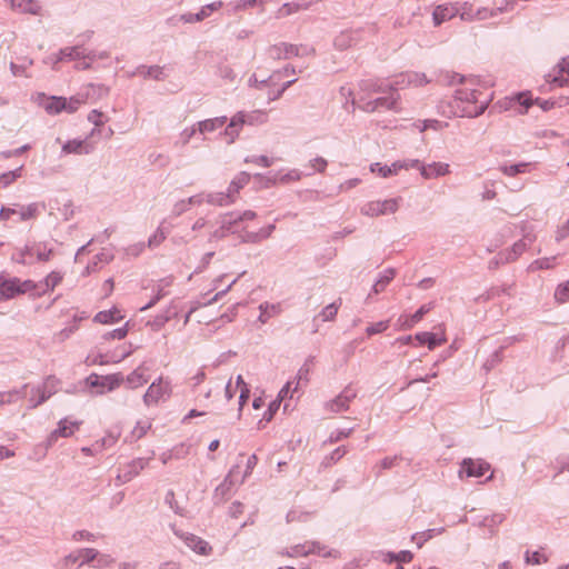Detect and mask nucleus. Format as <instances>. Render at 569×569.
Masks as SVG:
<instances>
[{
	"instance_id": "f257e3e1",
	"label": "nucleus",
	"mask_w": 569,
	"mask_h": 569,
	"mask_svg": "<svg viewBox=\"0 0 569 569\" xmlns=\"http://www.w3.org/2000/svg\"><path fill=\"white\" fill-rule=\"evenodd\" d=\"M358 107L365 112L400 111V94L390 86L370 83L362 89L357 99Z\"/></svg>"
},
{
	"instance_id": "f03ea898",
	"label": "nucleus",
	"mask_w": 569,
	"mask_h": 569,
	"mask_svg": "<svg viewBox=\"0 0 569 569\" xmlns=\"http://www.w3.org/2000/svg\"><path fill=\"white\" fill-rule=\"evenodd\" d=\"M482 87L475 81H465L456 90L455 102L457 104L456 114L461 117H477L488 107L489 99L481 90Z\"/></svg>"
},
{
	"instance_id": "7ed1b4c3",
	"label": "nucleus",
	"mask_w": 569,
	"mask_h": 569,
	"mask_svg": "<svg viewBox=\"0 0 569 569\" xmlns=\"http://www.w3.org/2000/svg\"><path fill=\"white\" fill-rule=\"evenodd\" d=\"M250 176L247 172L237 174L228 187L227 193H217L209 196V202L219 206H228L233 203L239 194V191L249 183Z\"/></svg>"
},
{
	"instance_id": "20e7f679",
	"label": "nucleus",
	"mask_w": 569,
	"mask_h": 569,
	"mask_svg": "<svg viewBox=\"0 0 569 569\" xmlns=\"http://www.w3.org/2000/svg\"><path fill=\"white\" fill-rule=\"evenodd\" d=\"M36 284L31 280H20L18 278L0 280V300L12 299L19 295L32 291Z\"/></svg>"
},
{
	"instance_id": "39448f33",
	"label": "nucleus",
	"mask_w": 569,
	"mask_h": 569,
	"mask_svg": "<svg viewBox=\"0 0 569 569\" xmlns=\"http://www.w3.org/2000/svg\"><path fill=\"white\" fill-rule=\"evenodd\" d=\"M419 164V160L411 161H396L391 166L381 164L380 162L372 163L370 166V171L375 174L380 176L381 178H388L390 176H396L400 170H408L409 168L417 167Z\"/></svg>"
},
{
	"instance_id": "423d86ee",
	"label": "nucleus",
	"mask_w": 569,
	"mask_h": 569,
	"mask_svg": "<svg viewBox=\"0 0 569 569\" xmlns=\"http://www.w3.org/2000/svg\"><path fill=\"white\" fill-rule=\"evenodd\" d=\"M546 81L552 87H569V56L563 58L553 71L546 76Z\"/></svg>"
},
{
	"instance_id": "0eeeda50",
	"label": "nucleus",
	"mask_w": 569,
	"mask_h": 569,
	"mask_svg": "<svg viewBox=\"0 0 569 569\" xmlns=\"http://www.w3.org/2000/svg\"><path fill=\"white\" fill-rule=\"evenodd\" d=\"M170 382L163 378H159L152 382L144 395V401L147 405L158 403L164 397L170 395Z\"/></svg>"
},
{
	"instance_id": "6e6552de",
	"label": "nucleus",
	"mask_w": 569,
	"mask_h": 569,
	"mask_svg": "<svg viewBox=\"0 0 569 569\" xmlns=\"http://www.w3.org/2000/svg\"><path fill=\"white\" fill-rule=\"evenodd\" d=\"M489 469L490 465L488 462L480 459L475 460L471 458H467L461 463L459 477L463 478V476H466L479 478L482 477L487 471H489Z\"/></svg>"
},
{
	"instance_id": "1a4fd4ad",
	"label": "nucleus",
	"mask_w": 569,
	"mask_h": 569,
	"mask_svg": "<svg viewBox=\"0 0 569 569\" xmlns=\"http://www.w3.org/2000/svg\"><path fill=\"white\" fill-rule=\"evenodd\" d=\"M533 104L535 99L530 91L520 92L506 99V108L515 109L519 114H526Z\"/></svg>"
},
{
	"instance_id": "9d476101",
	"label": "nucleus",
	"mask_w": 569,
	"mask_h": 569,
	"mask_svg": "<svg viewBox=\"0 0 569 569\" xmlns=\"http://www.w3.org/2000/svg\"><path fill=\"white\" fill-rule=\"evenodd\" d=\"M81 425V421H72L69 419L60 420L58 428L50 433L49 442H56L59 437L68 438L73 436L80 429Z\"/></svg>"
},
{
	"instance_id": "9b49d317",
	"label": "nucleus",
	"mask_w": 569,
	"mask_h": 569,
	"mask_svg": "<svg viewBox=\"0 0 569 569\" xmlns=\"http://www.w3.org/2000/svg\"><path fill=\"white\" fill-rule=\"evenodd\" d=\"M233 391H239V410L241 411L244 403L249 399L250 390H249L247 383L244 382L242 376H240V375L236 378L234 383L232 381H230L227 385V388H226L227 397L231 398Z\"/></svg>"
},
{
	"instance_id": "f8f14e48",
	"label": "nucleus",
	"mask_w": 569,
	"mask_h": 569,
	"mask_svg": "<svg viewBox=\"0 0 569 569\" xmlns=\"http://www.w3.org/2000/svg\"><path fill=\"white\" fill-rule=\"evenodd\" d=\"M398 209V201L396 199H388L383 201H372L367 204L366 213L369 216H380L393 213Z\"/></svg>"
},
{
	"instance_id": "ddd939ff",
	"label": "nucleus",
	"mask_w": 569,
	"mask_h": 569,
	"mask_svg": "<svg viewBox=\"0 0 569 569\" xmlns=\"http://www.w3.org/2000/svg\"><path fill=\"white\" fill-rule=\"evenodd\" d=\"M459 10L455 4L445 3L437 6L432 11V21L436 27L451 20L458 14Z\"/></svg>"
},
{
	"instance_id": "4468645a",
	"label": "nucleus",
	"mask_w": 569,
	"mask_h": 569,
	"mask_svg": "<svg viewBox=\"0 0 569 569\" xmlns=\"http://www.w3.org/2000/svg\"><path fill=\"white\" fill-rule=\"evenodd\" d=\"M356 397V393L350 390H343L333 400L326 403V408L331 412H341L349 408L350 401Z\"/></svg>"
},
{
	"instance_id": "2eb2a0df",
	"label": "nucleus",
	"mask_w": 569,
	"mask_h": 569,
	"mask_svg": "<svg viewBox=\"0 0 569 569\" xmlns=\"http://www.w3.org/2000/svg\"><path fill=\"white\" fill-rule=\"evenodd\" d=\"M415 340L420 345H427L428 348L432 350L436 347L445 345L447 342V337L443 330L440 333L419 332L415 336Z\"/></svg>"
},
{
	"instance_id": "dca6fc26",
	"label": "nucleus",
	"mask_w": 569,
	"mask_h": 569,
	"mask_svg": "<svg viewBox=\"0 0 569 569\" xmlns=\"http://www.w3.org/2000/svg\"><path fill=\"white\" fill-rule=\"evenodd\" d=\"M429 306H422L420 307L413 315H402L398 319V326L401 330H409L411 329L416 323L421 321L423 316L430 311Z\"/></svg>"
},
{
	"instance_id": "f3484780",
	"label": "nucleus",
	"mask_w": 569,
	"mask_h": 569,
	"mask_svg": "<svg viewBox=\"0 0 569 569\" xmlns=\"http://www.w3.org/2000/svg\"><path fill=\"white\" fill-rule=\"evenodd\" d=\"M10 7L18 13L40 14L41 6L36 0H10Z\"/></svg>"
},
{
	"instance_id": "a211bd4d",
	"label": "nucleus",
	"mask_w": 569,
	"mask_h": 569,
	"mask_svg": "<svg viewBox=\"0 0 569 569\" xmlns=\"http://www.w3.org/2000/svg\"><path fill=\"white\" fill-rule=\"evenodd\" d=\"M416 168L420 170L422 177L426 179L441 177L449 172V166L441 162L432 163L429 166H422L419 163Z\"/></svg>"
},
{
	"instance_id": "6ab92c4d",
	"label": "nucleus",
	"mask_w": 569,
	"mask_h": 569,
	"mask_svg": "<svg viewBox=\"0 0 569 569\" xmlns=\"http://www.w3.org/2000/svg\"><path fill=\"white\" fill-rule=\"evenodd\" d=\"M243 126V112H238L231 118L230 123L224 130V136L228 138L229 143H232L236 140Z\"/></svg>"
},
{
	"instance_id": "aec40b11",
	"label": "nucleus",
	"mask_w": 569,
	"mask_h": 569,
	"mask_svg": "<svg viewBox=\"0 0 569 569\" xmlns=\"http://www.w3.org/2000/svg\"><path fill=\"white\" fill-rule=\"evenodd\" d=\"M124 316L121 310L117 307H113L110 310L100 311L94 316V321L101 325H111L122 320Z\"/></svg>"
},
{
	"instance_id": "412c9836",
	"label": "nucleus",
	"mask_w": 569,
	"mask_h": 569,
	"mask_svg": "<svg viewBox=\"0 0 569 569\" xmlns=\"http://www.w3.org/2000/svg\"><path fill=\"white\" fill-rule=\"evenodd\" d=\"M83 59H90V54L87 53V50L82 47H71V48H64L59 53V60H80Z\"/></svg>"
},
{
	"instance_id": "4be33fe9",
	"label": "nucleus",
	"mask_w": 569,
	"mask_h": 569,
	"mask_svg": "<svg viewBox=\"0 0 569 569\" xmlns=\"http://www.w3.org/2000/svg\"><path fill=\"white\" fill-rule=\"evenodd\" d=\"M92 149L93 147L90 143L82 140H71L62 147L64 153L78 154L89 153Z\"/></svg>"
},
{
	"instance_id": "5701e85b",
	"label": "nucleus",
	"mask_w": 569,
	"mask_h": 569,
	"mask_svg": "<svg viewBox=\"0 0 569 569\" xmlns=\"http://www.w3.org/2000/svg\"><path fill=\"white\" fill-rule=\"evenodd\" d=\"M186 542L188 547H190L193 551H196L199 555L207 556L212 550V548L207 541L196 536L187 537Z\"/></svg>"
},
{
	"instance_id": "b1692460",
	"label": "nucleus",
	"mask_w": 569,
	"mask_h": 569,
	"mask_svg": "<svg viewBox=\"0 0 569 569\" xmlns=\"http://www.w3.org/2000/svg\"><path fill=\"white\" fill-rule=\"evenodd\" d=\"M58 387V380L56 378H48L42 386V389H39L38 392L40 395V398L37 402L32 405V407H37L38 405L46 401L52 393L56 392Z\"/></svg>"
},
{
	"instance_id": "393cba45",
	"label": "nucleus",
	"mask_w": 569,
	"mask_h": 569,
	"mask_svg": "<svg viewBox=\"0 0 569 569\" xmlns=\"http://www.w3.org/2000/svg\"><path fill=\"white\" fill-rule=\"evenodd\" d=\"M151 428V423L148 419L137 421L136 426L132 428L130 436L128 437L130 441H137L141 439L148 430Z\"/></svg>"
},
{
	"instance_id": "a878e982",
	"label": "nucleus",
	"mask_w": 569,
	"mask_h": 569,
	"mask_svg": "<svg viewBox=\"0 0 569 569\" xmlns=\"http://www.w3.org/2000/svg\"><path fill=\"white\" fill-rule=\"evenodd\" d=\"M296 53H297V49L293 46L287 44V43H280V44L273 46L269 49V54L272 58H281L282 56L284 58H288Z\"/></svg>"
},
{
	"instance_id": "bb28decb",
	"label": "nucleus",
	"mask_w": 569,
	"mask_h": 569,
	"mask_svg": "<svg viewBox=\"0 0 569 569\" xmlns=\"http://www.w3.org/2000/svg\"><path fill=\"white\" fill-rule=\"evenodd\" d=\"M312 366L309 362H306L298 371L295 381V391H298L301 387L306 386L309 381V375L311 372Z\"/></svg>"
},
{
	"instance_id": "cd10ccee",
	"label": "nucleus",
	"mask_w": 569,
	"mask_h": 569,
	"mask_svg": "<svg viewBox=\"0 0 569 569\" xmlns=\"http://www.w3.org/2000/svg\"><path fill=\"white\" fill-rule=\"evenodd\" d=\"M226 120H227L226 117H218V118L201 121V122H199V130L202 133L214 131L216 129L223 127V124L226 123Z\"/></svg>"
},
{
	"instance_id": "c85d7f7f",
	"label": "nucleus",
	"mask_w": 569,
	"mask_h": 569,
	"mask_svg": "<svg viewBox=\"0 0 569 569\" xmlns=\"http://www.w3.org/2000/svg\"><path fill=\"white\" fill-rule=\"evenodd\" d=\"M64 98L63 97H51L47 100L44 109L50 114H57L64 111Z\"/></svg>"
},
{
	"instance_id": "c756f323",
	"label": "nucleus",
	"mask_w": 569,
	"mask_h": 569,
	"mask_svg": "<svg viewBox=\"0 0 569 569\" xmlns=\"http://www.w3.org/2000/svg\"><path fill=\"white\" fill-rule=\"evenodd\" d=\"M127 381L132 388H137L147 383L148 379L144 375V370L140 367L127 377Z\"/></svg>"
},
{
	"instance_id": "7c9ffc66",
	"label": "nucleus",
	"mask_w": 569,
	"mask_h": 569,
	"mask_svg": "<svg viewBox=\"0 0 569 569\" xmlns=\"http://www.w3.org/2000/svg\"><path fill=\"white\" fill-rule=\"evenodd\" d=\"M244 124L254 126L267 121V114L262 111L243 112Z\"/></svg>"
},
{
	"instance_id": "2f4dec72",
	"label": "nucleus",
	"mask_w": 569,
	"mask_h": 569,
	"mask_svg": "<svg viewBox=\"0 0 569 569\" xmlns=\"http://www.w3.org/2000/svg\"><path fill=\"white\" fill-rule=\"evenodd\" d=\"M22 167L6 172L0 176V189L9 187L12 182H14L19 177H21Z\"/></svg>"
},
{
	"instance_id": "473e14b6",
	"label": "nucleus",
	"mask_w": 569,
	"mask_h": 569,
	"mask_svg": "<svg viewBox=\"0 0 569 569\" xmlns=\"http://www.w3.org/2000/svg\"><path fill=\"white\" fill-rule=\"evenodd\" d=\"M497 14V11L495 10H488L486 8L483 9H479L475 16H470L469 13H467L466 11H462L461 12V18L465 19V20H471V19H478V20H485V19H489V18H492Z\"/></svg>"
},
{
	"instance_id": "72a5a7b5",
	"label": "nucleus",
	"mask_w": 569,
	"mask_h": 569,
	"mask_svg": "<svg viewBox=\"0 0 569 569\" xmlns=\"http://www.w3.org/2000/svg\"><path fill=\"white\" fill-rule=\"evenodd\" d=\"M562 101H565L566 104H569V99L568 98H566V99L561 98L559 100V102L558 101H553V100H543V99H540V98H536L535 99V104L538 106L543 111H549L552 108H555L556 106L561 107L562 106V103H561Z\"/></svg>"
},
{
	"instance_id": "f704fd0d",
	"label": "nucleus",
	"mask_w": 569,
	"mask_h": 569,
	"mask_svg": "<svg viewBox=\"0 0 569 569\" xmlns=\"http://www.w3.org/2000/svg\"><path fill=\"white\" fill-rule=\"evenodd\" d=\"M547 561H548V557L541 551H533V552L527 551V553H526V562L529 565L536 566V565L546 563Z\"/></svg>"
},
{
	"instance_id": "c9c22d12",
	"label": "nucleus",
	"mask_w": 569,
	"mask_h": 569,
	"mask_svg": "<svg viewBox=\"0 0 569 569\" xmlns=\"http://www.w3.org/2000/svg\"><path fill=\"white\" fill-rule=\"evenodd\" d=\"M340 307V302L339 303H331L329 306H327L319 315V317L321 318L322 321H330V320H333L335 317L337 316V312H338V309Z\"/></svg>"
},
{
	"instance_id": "e433bc0d",
	"label": "nucleus",
	"mask_w": 569,
	"mask_h": 569,
	"mask_svg": "<svg viewBox=\"0 0 569 569\" xmlns=\"http://www.w3.org/2000/svg\"><path fill=\"white\" fill-rule=\"evenodd\" d=\"M17 214L22 221L33 219L37 216V206L29 204L27 207H22L20 210H17Z\"/></svg>"
},
{
	"instance_id": "4c0bfd02",
	"label": "nucleus",
	"mask_w": 569,
	"mask_h": 569,
	"mask_svg": "<svg viewBox=\"0 0 569 569\" xmlns=\"http://www.w3.org/2000/svg\"><path fill=\"white\" fill-rule=\"evenodd\" d=\"M123 381L120 375H111L102 378L101 386H107L109 390H113L119 387Z\"/></svg>"
},
{
	"instance_id": "58836bf2",
	"label": "nucleus",
	"mask_w": 569,
	"mask_h": 569,
	"mask_svg": "<svg viewBox=\"0 0 569 569\" xmlns=\"http://www.w3.org/2000/svg\"><path fill=\"white\" fill-rule=\"evenodd\" d=\"M84 103V100L78 98V97H72L70 99H67L64 98V111L69 112V113H73L76 112L82 104Z\"/></svg>"
},
{
	"instance_id": "ea45409f",
	"label": "nucleus",
	"mask_w": 569,
	"mask_h": 569,
	"mask_svg": "<svg viewBox=\"0 0 569 569\" xmlns=\"http://www.w3.org/2000/svg\"><path fill=\"white\" fill-rule=\"evenodd\" d=\"M128 322L121 327V328H118V329H114L108 333H106L103 336L104 339L109 340V339H118V340H121L123 338L127 337L128 332H129V328H128Z\"/></svg>"
},
{
	"instance_id": "a19ab883",
	"label": "nucleus",
	"mask_w": 569,
	"mask_h": 569,
	"mask_svg": "<svg viewBox=\"0 0 569 569\" xmlns=\"http://www.w3.org/2000/svg\"><path fill=\"white\" fill-rule=\"evenodd\" d=\"M388 327H389L388 321H379V322L368 326L366 329V332H367V336L370 337V336L386 331L388 329Z\"/></svg>"
},
{
	"instance_id": "79ce46f5",
	"label": "nucleus",
	"mask_w": 569,
	"mask_h": 569,
	"mask_svg": "<svg viewBox=\"0 0 569 569\" xmlns=\"http://www.w3.org/2000/svg\"><path fill=\"white\" fill-rule=\"evenodd\" d=\"M406 84H411V76L410 74H400L398 76L395 81L386 84L385 87L390 90V86H392L396 91L398 92V87H403Z\"/></svg>"
},
{
	"instance_id": "37998d69",
	"label": "nucleus",
	"mask_w": 569,
	"mask_h": 569,
	"mask_svg": "<svg viewBox=\"0 0 569 569\" xmlns=\"http://www.w3.org/2000/svg\"><path fill=\"white\" fill-rule=\"evenodd\" d=\"M555 297L560 302H565L569 299V281L558 286L555 292Z\"/></svg>"
},
{
	"instance_id": "c03bdc74",
	"label": "nucleus",
	"mask_w": 569,
	"mask_h": 569,
	"mask_svg": "<svg viewBox=\"0 0 569 569\" xmlns=\"http://www.w3.org/2000/svg\"><path fill=\"white\" fill-rule=\"evenodd\" d=\"M99 553L94 549H84L80 551L79 558L81 559V563L92 562L98 558Z\"/></svg>"
},
{
	"instance_id": "a18cd8bd",
	"label": "nucleus",
	"mask_w": 569,
	"mask_h": 569,
	"mask_svg": "<svg viewBox=\"0 0 569 569\" xmlns=\"http://www.w3.org/2000/svg\"><path fill=\"white\" fill-rule=\"evenodd\" d=\"M553 261H555V258H543V259L533 261L530 264V268L532 270L542 269V268H551V267H553Z\"/></svg>"
},
{
	"instance_id": "49530a36",
	"label": "nucleus",
	"mask_w": 569,
	"mask_h": 569,
	"mask_svg": "<svg viewBox=\"0 0 569 569\" xmlns=\"http://www.w3.org/2000/svg\"><path fill=\"white\" fill-rule=\"evenodd\" d=\"M20 398V392L10 391L0 393V405L14 402Z\"/></svg>"
},
{
	"instance_id": "de8ad7c7",
	"label": "nucleus",
	"mask_w": 569,
	"mask_h": 569,
	"mask_svg": "<svg viewBox=\"0 0 569 569\" xmlns=\"http://www.w3.org/2000/svg\"><path fill=\"white\" fill-rule=\"evenodd\" d=\"M310 166L315 171L323 172L327 168V160L321 157H317L310 161Z\"/></svg>"
},
{
	"instance_id": "09e8293b",
	"label": "nucleus",
	"mask_w": 569,
	"mask_h": 569,
	"mask_svg": "<svg viewBox=\"0 0 569 569\" xmlns=\"http://www.w3.org/2000/svg\"><path fill=\"white\" fill-rule=\"evenodd\" d=\"M280 400H273L270 405H269V408L267 410V412L264 413V418L267 421H270L274 413L278 411V409L280 408Z\"/></svg>"
},
{
	"instance_id": "8fccbe9b",
	"label": "nucleus",
	"mask_w": 569,
	"mask_h": 569,
	"mask_svg": "<svg viewBox=\"0 0 569 569\" xmlns=\"http://www.w3.org/2000/svg\"><path fill=\"white\" fill-rule=\"evenodd\" d=\"M257 463H258V458H257L256 455H251V456L248 457L247 465H246L244 477L249 476L252 472V470L254 469Z\"/></svg>"
},
{
	"instance_id": "3c124183",
	"label": "nucleus",
	"mask_w": 569,
	"mask_h": 569,
	"mask_svg": "<svg viewBox=\"0 0 569 569\" xmlns=\"http://www.w3.org/2000/svg\"><path fill=\"white\" fill-rule=\"evenodd\" d=\"M166 236L162 230H158L150 239H149V246H159L163 240Z\"/></svg>"
},
{
	"instance_id": "603ef678",
	"label": "nucleus",
	"mask_w": 569,
	"mask_h": 569,
	"mask_svg": "<svg viewBox=\"0 0 569 569\" xmlns=\"http://www.w3.org/2000/svg\"><path fill=\"white\" fill-rule=\"evenodd\" d=\"M293 383H295V381H292V380L288 381L282 387V389L279 391L277 400L282 401L284 398H287L289 396V393L291 395V385H293Z\"/></svg>"
},
{
	"instance_id": "864d4df0",
	"label": "nucleus",
	"mask_w": 569,
	"mask_h": 569,
	"mask_svg": "<svg viewBox=\"0 0 569 569\" xmlns=\"http://www.w3.org/2000/svg\"><path fill=\"white\" fill-rule=\"evenodd\" d=\"M412 560V553L410 551H400L396 553L395 561L398 562H410Z\"/></svg>"
},
{
	"instance_id": "5fc2aeb1",
	"label": "nucleus",
	"mask_w": 569,
	"mask_h": 569,
	"mask_svg": "<svg viewBox=\"0 0 569 569\" xmlns=\"http://www.w3.org/2000/svg\"><path fill=\"white\" fill-rule=\"evenodd\" d=\"M249 161L253 162V163H256L258 166H261V167H269L272 163V161L268 157H266V156L254 157V158H252Z\"/></svg>"
},
{
	"instance_id": "6e6d98bb",
	"label": "nucleus",
	"mask_w": 569,
	"mask_h": 569,
	"mask_svg": "<svg viewBox=\"0 0 569 569\" xmlns=\"http://www.w3.org/2000/svg\"><path fill=\"white\" fill-rule=\"evenodd\" d=\"M88 119H89V121H91L96 126L102 124V113L97 111V110H92L89 113Z\"/></svg>"
},
{
	"instance_id": "4d7b16f0",
	"label": "nucleus",
	"mask_w": 569,
	"mask_h": 569,
	"mask_svg": "<svg viewBox=\"0 0 569 569\" xmlns=\"http://www.w3.org/2000/svg\"><path fill=\"white\" fill-rule=\"evenodd\" d=\"M13 214H17V210L12 208H1L0 210V219L1 220H9Z\"/></svg>"
},
{
	"instance_id": "13d9d810",
	"label": "nucleus",
	"mask_w": 569,
	"mask_h": 569,
	"mask_svg": "<svg viewBox=\"0 0 569 569\" xmlns=\"http://www.w3.org/2000/svg\"><path fill=\"white\" fill-rule=\"evenodd\" d=\"M93 61V57L90 54V59H83L77 60L76 68L79 70H84L90 68L91 63Z\"/></svg>"
},
{
	"instance_id": "bf43d9fd",
	"label": "nucleus",
	"mask_w": 569,
	"mask_h": 569,
	"mask_svg": "<svg viewBox=\"0 0 569 569\" xmlns=\"http://www.w3.org/2000/svg\"><path fill=\"white\" fill-rule=\"evenodd\" d=\"M527 241H528L529 243H532L533 239H531V238H525L523 240H520L519 242L515 243V246H513V250H515L516 252H518V253H521V252L526 249V247H527Z\"/></svg>"
},
{
	"instance_id": "052dcab7",
	"label": "nucleus",
	"mask_w": 569,
	"mask_h": 569,
	"mask_svg": "<svg viewBox=\"0 0 569 569\" xmlns=\"http://www.w3.org/2000/svg\"><path fill=\"white\" fill-rule=\"evenodd\" d=\"M410 76H411V84L421 86L423 83H427V79H426L425 74L412 73Z\"/></svg>"
},
{
	"instance_id": "680f3d73",
	"label": "nucleus",
	"mask_w": 569,
	"mask_h": 569,
	"mask_svg": "<svg viewBox=\"0 0 569 569\" xmlns=\"http://www.w3.org/2000/svg\"><path fill=\"white\" fill-rule=\"evenodd\" d=\"M97 562H98V567H103V566H109L110 563L113 562V559H111L109 556H98V558L96 559Z\"/></svg>"
},
{
	"instance_id": "e2e57ef3",
	"label": "nucleus",
	"mask_w": 569,
	"mask_h": 569,
	"mask_svg": "<svg viewBox=\"0 0 569 569\" xmlns=\"http://www.w3.org/2000/svg\"><path fill=\"white\" fill-rule=\"evenodd\" d=\"M14 456V452L10 449H8L4 446H0V460L11 458Z\"/></svg>"
},
{
	"instance_id": "0e129e2a",
	"label": "nucleus",
	"mask_w": 569,
	"mask_h": 569,
	"mask_svg": "<svg viewBox=\"0 0 569 569\" xmlns=\"http://www.w3.org/2000/svg\"><path fill=\"white\" fill-rule=\"evenodd\" d=\"M210 14V12L208 11V9L206 7H203L199 13L196 14V18L194 20L196 21H201L202 19H204L206 17H208Z\"/></svg>"
},
{
	"instance_id": "69168bd1",
	"label": "nucleus",
	"mask_w": 569,
	"mask_h": 569,
	"mask_svg": "<svg viewBox=\"0 0 569 569\" xmlns=\"http://www.w3.org/2000/svg\"><path fill=\"white\" fill-rule=\"evenodd\" d=\"M415 339V337L412 336H407V337H401V338H398L396 340V342L400 343V345H409L411 343V341Z\"/></svg>"
},
{
	"instance_id": "338daca9",
	"label": "nucleus",
	"mask_w": 569,
	"mask_h": 569,
	"mask_svg": "<svg viewBox=\"0 0 569 569\" xmlns=\"http://www.w3.org/2000/svg\"><path fill=\"white\" fill-rule=\"evenodd\" d=\"M204 412H201V411H197L196 409H192L189 411V413L186 416V420H189V419H192L194 417H200V416H203Z\"/></svg>"
},
{
	"instance_id": "774afa93",
	"label": "nucleus",
	"mask_w": 569,
	"mask_h": 569,
	"mask_svg": "<svg viewBox=\"0 0 569 569\" xmlns=\"http://www.w3.org/2000/svg\"><path fill=\"white\" fill-rule=\"evenodd\" d=\"M386 287H387V286H385V284L381 282V280L379 279V280L373 284V291H375L376 293H379V292L383 291Z\"/></svg>"
}]
</instances>
